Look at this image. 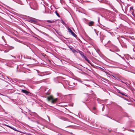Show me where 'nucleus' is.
I'll list each match as a JSON object with an SVG mask.
<instances>
[{
    "label": "nucleus",
    "mask_w": 135,
    "mask_h": 135,
    "mask_svg": "<svg viewBox=\"0 0 135 135\" xmlns=\"http://www.w3.org/2000/svg\"><path fill=\"white\" fill-rule=\"evenodd\" d=\"M64 86L65 88H67L69 90L73 89L74 88L71 86V85H64Z\"/></svg>",
    "instance_id": "obj_1"
},
{
    "label": "nucleus",
    "mask_w": 135,
    "mask_h": 135,
    "mask_svg": "<svg viewBox=\"0 0 135 135\" xmlns=\"http://www.w3.org/2000/svg\"><path fill=\"white\" fill-rule=\"evenodd\" d=\"M21 92L27 94L30 93L27 90L24 89L22 90Z\"/></svg>",
    "instance_id": "obj_2"
},
{
    "label": "nucleus",
    "mask_w": 135,
    "mask_h": 135,
    "mask_svg": "<svg viewBox=\"0 0 135 135\" xmlns=\"http://www.w3.org/2000/svg\"><path fill=\"white\" fill-rule=\"evenodd\" d=\"M6 126L10 128H11L14 130L15 131H18L15 128H14V127H11L10 126H8V125H6Z\"/></svg>",
    "instance_id": "obj_3"
},
{
    "label": "nucleus",
    "mask_w": 135,
    "mask_h": 135,
    "mask_svg": "<svg viewBox=\"0 0 135 135\" xmlns=\"http://www.w3.org/2000/svg\"><path fill=\"white\" fill-rule=\"evenodd\" d=\"M53 98L52 97L50 96L49 97H47V99H48V101H49L51 100H52Z\"/></svg>",
    "instance_id": "obj_4"
},
{
    "label": "nucleus",
    "mask_w": 135,
    "mask_h": 135,
    "mask_svg": "<svg viewBox=\"0 0 135 135\" xmlns=\"http://www.w3.org/2000/svg\"><path fill=\"white\" fill-rule=\"evenodd\" d=\"M57 100V99H54L53 98V99H52V100L51 101V103H54L56 102Z\"/></svg>",
    "instance_id": "obj_5"
},
{
    "label": "nucleus",
    "mask_w": 135,
    "mask_h": 135,
    "mask_svg": "<svg viewBox=\"0 0 135 135\" xmlns=\"http://www.w3.org/2000/svg\"><path fill=\"white\" fill-rule=\"evenodd\" d=\"M94 22L93 21H91L89 22V26H91L93 24Z\"/></svg>",
    "instance_id": "obj_6"
},
{
    "label": "nucleus",
    "mask_w": 135,
    "mask_h": 135,
    "mask_svg": "<svg viewBox=\"0 0 135 135\" xmlns=\"http://www.w3.org/2000/svg\"><path fill=\"white\" fill-rule=\"evenodd\" d=\"M71 34L74 37H76V35L73 32L71 33Z\"/></svg>",
    "instance_id": "obj_7"
},
{
    "label": "nucleus",
    "mask_w": 135,
    "mask_h": 135,
    "mask_svg": "<svg viewBox=\"0 0 135 135\" xmlns=\"http://www.w3.org/2000/svg\"><path fill=\"white\" fill-rule=\"evenodd\" d=\"M68 30L71 33H72V32H73L70 29V28H69L68 29Z\"/></svg>",
    "instance_id": "obj_8"
},
{
    "label": "nucleus",
    "mask_w": 135,
    "mask_h": 135,
    "mask_svg": "<svg viewBox=\"0 0 135 135\" xmlns=\"http://www.w3.org/2000/svg\"><path fill=\"white\" fill-rule=\"evenodd\" d=\"M54 22V21H51V20H48V22H49L52 23V22Z\"/></svg>",
    "instance_id": "obj_9"
},
{
    "label": "nucleus",
    "mask_w": 135,
    "mask_h": 135,
    "mask_svg": "<svg viewBox=\"0 0 135 135\" xmlns=\"http://www.w3.org/2000/svg\"><path fill=\"white\" fill-rule=\"evenodd\" d=\"M85 60L87 61L89 63V61L86 58H85Z\"/></svg>",
    "instance_id": "obj_10"
},
{
    "label": "nucleus",
    "mask_w": 135,
    "mask_h": 135,
    "mask_svg": "<svg viewBox=\"0 0 135 135\" xmlns=\"http://www.w3.org/2000/svg\"><path fill=\"white\" fill-rule=\"evenodd\" d=\"M85 60L87 61L89 63V61L86 58H85Z\"/></svg>",
    "instance_id": "obj_11"
},
{
    "label": "nucleus",
    "mask_w": 135,
    "mask_h": 135,
    "mask_svg": "<svg viewBox=\"0 0 135 135\" xmlns=\"http://www.w3.org/2000/svg\"><path fill=\"white\" fill-rule=\"evenodd\" d=\"M72 51H73V52H74V53H75V52H77V51L76 50H73Z\"/></svg>",
    "instance_id": "obj_12"
},
{
    "label": "nucleus",
    "mask_w": 135,
    "mask_h": 135,
    "mask_svg": "<svg viewBox=\"0 0 135 135\" xmlns=\"http://www.w3.org/2000/svg\"><path fill=\"white\" fill-rule=\"evenodd\" d=\"M127 83L128 84H132V83H131V81H129V83Z\"/></svg>",
    "instance_id": "obj_13"
},
{
    "label": "nucleus",
    "mask_w": 135,
    "mask_h": 135,
    "mask_svg": "<svg viewBox=\"0 0 135 135\" xmlns=\"http://www.w3.org/2000/svg\"><path fill=\"white\" fill-rule=\"evenodd\" d=\"M102 106L103 107V108H102V111H103L104 110V109H103V108H104L103 105V104H102Z\"/></svg>",
    "instance_id": "obj_14"
},
{
    "label": "nucleus",
    "mask_w": 135,
    "mask_h": 135,
    "mask_svg": "<svg viewBox=\"0 0 135 135\" xmlns=\"http://www.w3.org/2000/svg\"><path fill=\"white\" fill-rule=\"evenodd\" d=\"M56 14L58 16H59V14L57 13H56Z\"/></svg>",
    "instance_id": "obj_15"
},
{
    "label": "nucleus",
    "mask_w": 135,
    "mask_h": 135,
    "mask_svg": "<svg viewBox=\"0 0 135 135\" xmlns=\"http://www.w3.org/2000/svg\"><path fill=\"white\" fill-rule=\"evenodd\" d=\"M93 109L94 110H95L96 109L95 108V107H93Z\"/></svg>",
    "instance_id": "obj_16"
},
{
    "label": "nucleus",
    "mask_w": 135,
    "mask_h": 135,
    "mask_svg": "<svg viewBox=\"0 0 135 135\" xmlns=\"http://www.w3.org/2000/svg\"><path fill=\"white\" fill-rule=\"evenodd\" d=\"M120 93L121 94H122V95H123V94L122 93Z\"/></svg>",
    "instance_id": "obj_17"
},
{
    "label": "nucleus",
    "mask_w": 135,
    "mask_h": 135,
    "mask_svg": "<svg viewBox=\"0 0 135 135\" xmlns=\"http://www.w3.org/2000/svg\"><path fill=\"white\" fill-rule=\"evenodd\" d=\"M32 21H33V22H34V20H32Z\"/></svg>",
    "instance_id": "obj_18"
}]
</instances>
